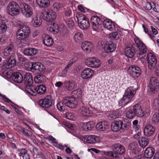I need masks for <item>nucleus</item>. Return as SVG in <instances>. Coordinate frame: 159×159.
Listing matches in <instances>:
<instances>
[{
  "mask_svg": "<svg viewBox=\"0 0 159 159\" xmlns=\"http://www.w3.org/2000/svg\"><path fill=\"white\" fill-rule=\"evenodd\" d=\"M71 14V10H68L66 11L65 12V17H68L70 16Z\"/></svg>",
  "mask_w": 159,
  "mask_h": 159,
  "instance_id": "obj_59",
  "label": "nucleus"
},
{
  "mask_svg": "<svg viewBox=\"0 0 159 159\" xmlns=\"http://www.w3.org/2000/svg\"><path fill=\"white\" fill-rule=\"evenodd\" d=\"M67 24L68 26L71 29H73L74 27L75 26V24L73 20H69L67 22Z\"/></svg>",
  "mask_w": 159,
  "mask_h": 159,
  "instance_id": "obj_53",
  "label": "nucleus"
},
{
  "mask_svg": "<svg viewBox=\"0 0 159 159\" xmlns=\"http://www.w3.org/2000/svg\"><path fill=\"white\" fill-rule=\"evenodd\" d=\"M155 149L153 147H150L147 148L145 151V157L148 159L151 158L155 153Z\"/></svg>",
  "mask_w": 159,
  "mask_h": 159,
  "instance_id": "obj_24",
  "label": "nucleus"
},
{
  "mask_svg": "<svg viewBox=\"0 0 159 159\" xmlns=\"http://www.w3.org/2000/svg\"><path fill=\"white\" fill-rule=\"evenodd\" d=\"M38 52L37 49L33 48H26L24 51V53L25 55L34 56Z\"/></svg>",
  "mask_w": 159,
  "mask_h": 159,
  "instance_id": "obj_28",
  "label": "nucleus"
},
{
  "mask_svg": "<svg viewBox=\"0 0 159 159\" xmlns=\"http://www.w3.org/2000/svg\"><path fill=\"white\" fill-rule=\"evenodd\" d=\"M12 79L16 82L21 83L23 80V77L22 75L18 72L13 73Z\"/></svg>",
  "mask_w": 159,
  "mask_h": 159,
  "instance_id": "obj_26",
  "label": "nucleus"
},
{
  "mask_svg": "<svg viewBox=\"0 0 159 159\" xmlns=\"http://www.w3.org/2000/svg\"><path fill=\"white\" fill-rule=\"evenodd\" d=\"M86 139L87 142L88 143L95 144L98 142L97 138L94 135L88 136Z\"/></svg>",
  "mask_w": 159,
  "mask_h": 159,
  "instance_id": "obj_41",
  "label": "nucleus"
},
{
  "mask_svg": "<svg viewBox=\"0 0 159 159\" xmlns=\"http://www.w3.org/2000/svg\"><path fill=\"white\" fill-rule=\"evenodd\" d=\"M83 35L80 33L75 34L74 36V39L76 42L81 41L82 39Z\"/></svg>",
  "mask_w": 159,
  "mask_h": 159,
  "instance_id": "obj_47",
  "label": "nucleus"
},
{
  "mask_svg": "<svg viewBox=\"0 0 159 159\" xmlns=\"http://www.w3.org/2000/svg\"><path fill=\"white\" fill-rule=\"evenodd\" d=\"M20 6L14 1L10 2L7 7V11L9 15L12 16L18 15L20 12Z\"/></svg>",
  "mask_w": 159,
  "mask_h": 159,
  "instance_id": "obj_5",
  "label": "nucleus"
},
{
  "mask_svg": "<svg viewBox=\"0 0 159 159\" xmlns=\"http://www.w3.org/2000/svg\"><path fill=\"white\" fill-rule=\"evenodd\" d=\"M24 80L26 85H31L33 82L32 75L29 73H27L25 74Z\"/></svg>",
  "mask_w": 159,
  "mask_h": 159,
  "instance_id": "obj_31",
  "label": "nucleus"
},
{
  "mask_svg": "<svg viewBox=\"0 0 159 159\" xmlns=\"http://www.w3.org/2000/svg\"><path fill=\"white\" fill-rule=\"evenodd\" d=\"M46 80V77L42 74H39L34 78V81L36 83H44Z\"/></svg>",
  "mask_w": 159,
  "mask_h": 159,
  "instance_id": "obj_34",
  "label": "nucleus"
},
{
  "mask_svg": "<svg viewBox=\"0 0 159 159\" xmlns=\"http://www.w3.org/2000/svg\"><path fill=\"white\" fill-rule=\"evenodd\" d=\"M1 97H2L3 98L2 100L3 101L5 102H12L9 100L8 98L6 97V96L4 95H2L1 94Z\"/></svg>",
  "mask_w": 159,
  "mask_h": 159,
  "instance_id": "obj_57",
  "label": "nucleus"
},
{
  "mask_svg": "<svg viewBox=\"0 0 159 159\" xmlns=\"http://www.w3.org/2000/svg\"><path fill=\"white\" fill-rule=\"evenodd\" d=\"M78 23L80 28L83 30H87L89 27L90 25L88 19L83 14L76 16Z\"/></svg>",
  "mask_w": 159,
  "mask_h": 159,
  "instance_id": "obj_4",
  "label": "nucleus"
},
{
  "mask_svg": "<svg viewBox=\"0 0 159 159\" xmlns=\"http://www.w3.org/2000/svg\"><path fill=\"white\" fill-rule=\"evenodd\" d=\"M105 154L111 157H117L118 155L116 154L114 152L108 151L105 152Z\"/></svg>",
  "mask_w": 159,
  "mask_h": 159,
  "instance_id": "obj_49",
  "label": "nucleus"
},
{
  "mask_svg": "<svg viewBox=\"0 0 159 159\" xmlns=\"http://www.w3.org/2000/svg\"><path fill=\"white\" fill-rule=\"evenodd\" d=\"M85 63L88 66L94 68L99 67L101 64L100 61L95 57L88 58L85 61Z\"/></svg>",
  "mask_w": 159,
  "mask_h": 159,
  "instance_id": "obj_9",
  "label": "nucleus"
},
{
  "mask_svg": "<svg viewBox=\"0 0 159 159\" xmlns=\"http://www.w3.org/2000/svg\"><path fill=\"white\" fill-rule=\"evenodd\" d=\"M116 48V45L111 41H109L105 44L104 49L106 53L114 51Z\"/></svg>",
  "mask_w": 159,
  "mask_h": 159,
  "instance_id": "obj_18",
  "label": "nucleus"
},
{
  "mask_svg": "<svg viewBox=\"0 0 159 159\" xmlns=\"http://www.w3.org/2000/svg\"><path fill=\"white\" fill-rule=\"evenodd\" d=\"M130 127V125L129 123H127L126 124H124L123 123V124H122V127L121 129L127 130L129 129Z\"/></svg>",
  "mask_w": 159,
  "mask_h": 159,
  "instance_id": "obj_51",
  "label": "nucleus"
},
{
  "mask_svg": "<svg viewBox=\"0 0 159 159\" xmlns=\"http://www.w3.org/2000/svg\"><path fill=\"white\" fill-rule=\"evenodd\" d=\"M125 52L126 56L130 58L134 56V53H136L135 49L133 46L126 47Z\"/></svg>",
  "mask_w": 159,
  "mask_h": 159,
  "instance_id": "obj_27",
  "label": "nucleus"
},
{
  "mask_svg": "<svg viewBox=\"0 0 159 159\" xmlns=\"http://www.w3.org/2000/svg\"><path fill=\"white\" fill-rule=\"evenodd\" d=\"M40 64V63H33L31 62L30 64V69L32 70H37L39 67V65Z\"/></svg>",
  "mask_w": 159,
  "mask_h": 159,
  "instance_id": "obj_46",
  "label": "nucleus"
},
{
  "mask_svg": "<svg viewBox=\"0 0 159 159\" xmlns=\"http://www.w3.org/2000/svg\"><path fill=\"white\" fill-rule=\"evenodd\" d=\"M109 125L107 122L102 121L98 123L96 125V128L98 130L103 131L108 128Z\"/></svg>",
  "mask_w": 159,
  "mask_h": 159,
  "instance_id": "obj_22",
  "label": "nucleus"
},
{
  "mask_svg": "<svg viewBox=\"0 0 159 159\" xmlns=\"http://www.w3.org/2000/svg\"><path fill=\"white\" fill-rule=\"evenodd\" d=\"M134 40L139 48V50L136 51L137 56L139 57L141 55L147 54V48L146 45L137 38H134Z\"/></svg>",
  "mask_w": 159,
  "mask_h": 159,
  "instance_id": "obj_7",
  "label": "nucleus"
},
{
  "mask_svg": "<svg viewBox=\"0 0 159 159\" xmlns=\"http://www.w3.org/2000/svg\"><path fill=\"white\" fill-rule=\"evenodd\" d=\"M37 4L40 7H46L49 5V0H36Z\"/></svg>",
  "mask_w": 159,
  "mask_h": 159,
  "instance_id": "obj_37",
  "label": "nucleus"
},
{
  "mask_svg": "<svg viewBox=\"0 0 159 159\" xmlns=\"http://www.w3.org/2000/svg\"><path fill=\"white\" fill-rule=\"evenodd\" d=\"M79 111L80 113L83 116H88L90 115V111L85 107L83 106L81 107Z\"/></svg>",
  "mask_w": 159,
  "mask_h": 159,
  "instance_id": "obj_42",
  "label": "nucleus"
},
{
  "mask_svg": "<svg viewBox=\"0 0 159 159\" xmlns=\"http://www.w3.org/2000/svg\"><path fill=\"white\" fill-rule=\"evenodd\" d=\"M39 67L37 70H38L39 72H41L44 70L45 69V66L42 64L40 63V64L39 65Z\"/></svg>",
  "mask_w": 159,
  "mask_h": 159,
  "instance_id": "obj_56",
  "label": "nucleus"
},
{
  "mask_svg": "<svg viewBox=\"0 0 159 159\" xmlns=\"http://www.w3.org/2000/svg\"><path fill=\"white\" fill-rule=\"evenodd\" d=\"M20 153L19 154V156L20 157L22 156L27 153V151L25 148L20 149L19 150Z\"/></svg>",
  "mask_w": 159,
  "mask_h": 159,
  "instance_id": "obj_54",
  "label": "nucleus"
},
{
  "mask_svg": "<svg viewBox=\"0 0 159 159\" xmlns=\"http://www.w3.org/2000/svg\"><path fill=\"white\" fill-rule=\"evenodd\" d=\"M64 83L66 88L68 91H71L75 89V87H76V85L74 82L67 81L65 82Z\"/></svg>",
  "mask_w": 159,
  "mask_h": 159,
  "instance_id": "obj_39",
  "label": "nucleus"
},
{
  "mask_svg": "<svg viewBox=\"0 0 159 159\" xmlns=\"http://www.w3.org/2000/svg\"><path fill=\"white\" fill-rule=\"evenodd\" d=\"M152 120L153 122L155 123L159 122V115L158 113H156L153 115Z\"/></svg>",
  "mask_w": 159,
  "mask_h": 159,
  "instance_id": "obj_48",
  "label": "nucleus"
},
{
  "mask_svg": "<svg viewBox=\"0 0 159 159\" xmlns=\"http://www.w3.org/2000/svg\"><path fill=\"white\" fill-rule=\"evenodd\" d=\"M94 127V124L92 121H89L83 124L82 129L86 131H89L91 130Z\"/></svg>",
  "mask_w": 159,
  "mask_h": 159,
  "instance_id": "obj_29",
  "label": "nucleus"
},
{
  "mask_svg": "<svg viewBox=\"0 0 159 159\" xmlns=\"http://www.w3.org/2000/svg\"><path fill=\"white\" fill-rule=\"evenodd\" d=\"M37 89L31 85H26V90L29 94L35 96L36 94Z\"/></svg>",
  "mask_w": 159,
  "mask_h": 159,
  "instance_id": "obj_33",
  "label": "nucleus"
},
{
  "mask_svg": "<svg viewBox=\"0 0 159 159\" xmlns=\"http://www.w3.org/2000/svg\"><path fill=\"white\" fill-rule=\"evenodd\" d=\"M113 151L116 154L122 155L125 152V149L124 146L120 144H116L112 147Z\"/></svg>",
  "mask_w": 159,
  "mask_h": 159,
  "instance_id": "obj_17",
  "label": "nucleus"
},
{
  "mask_svg": "<svg viewBox=\"0 0 159 159\" xmlns=\"http://www.w3.org/2000/svg\"><path fill=\"white\" fill-rule=\"evenodd\" d=\"M151 31L153 34L156 35L158 34L157 30L154 27L152 26H151Z\"/></svg>",
  "mask_w": 159,
  "mask_h": 159,
  "instance_id": "obj_60",
  "label": "nucleus"
},
{
  "mask_svg": "<svg viewBox=\"0 0 159 159\" xmlns=\"http://www.w3.org/2000/svg\"><path fill=\"white\" fill-rule=\"evenodd\" d=\"M20 8L21 13L26 17H30L32 14V8L31 6L26 3L20 4Z\"/></svg>",
  "mask_w": 159,
  "mask_h": 159,
  "instance_id": "obj_8",
  "label": "nucleus"
},
{
  "mask_svg": "<svg viewBox=\"0 0 159 159\" xmlns=\"http://www.w3.org/2000/svg\"><path fill=\"white\" fill-rule=\"evenodd\" d=\"M155 69V74L158 77H159V65L157 66Z\"/></svg>",
  "mask_w": 159,
  "mask_h": 159,
  "instance_id": "obj_64",
  "label": "nucleus"
},
{
  "mask_svg": "<svg viewBox=\"0 0 159 159\" xmlns=\"http://www.w3.org/2000/svg\"><path fill=\"white\" fill-rule=\"evenodd\" d=\"M63 104L71 108H75L76 106V101L74 98H64L62 100V102H59L57 105V109L61 111H64L65 110Z\"/></svg>",
  "mask_w": 159,
  "mask_h": 159,
  "instance_id": "obj_2",
  "label": "nucleus"
},
{
  "mask_svg": "<svg viewBox=\"0 0 159 159\" xmlns=\"http://www.w3.org/2000/svg\"><path fill=\"white\" fill-rule=\"evenodd\" d=\"M75 115L72 112H67L66 114V117L68 119L72 120L75 117Z\"/></svg>",
  "mask_w": 159,
  "mask_h": 159,
  "instance_id": "obj_50",
  "label": "nucleus"
},
{
  "mask_svg": "<svg viewBox=\"0 0 159 159\" xmlns=\"http://www.w3.org/2000/svg\"><path fill=\"white\" fill-rule=\"evenodd\" d=\"M148 66L149 69H153L155 68L158 65H157V62L156 57L151 53L148 54Z\"/></svg>",
  "mask_w": 159,
  "mask_h": 159,
  "instance_id": "obj_13",
  "label": "nucleus"
},
{
  "mask_svg": "<svg viewBox=\"0 0 159 159\" xmlns=\"http://www.w3.org/2000/svg\"><path fill=\"white\" fill-rule=\"evenodd\" d=\"M13 48V46H11L5 48L2 53V57L4 58H6L9 55L10 52L12 50Z\"/></svg>",
  "mask_w": 159,
  "mask_h": 159,
  "instance_id": "obj_44",
  "label": "nucleus"
},
{
  "mask_svg": "<svg viewBox=\"0 0 159 159\" xmlns=\"http://www.w3.org/2000/svg\"><path fill=\"white\" fill-rule=\"evenodd\" d=\"M123 122L120 120L114 121L111 124L112 130L114 131H117L121 129Z\"/></svg>",
  "mask_w": 159,
  "mask_h": 159,
  "instance_id": "obj_23",
  "label": "nucleus"
},
{
  "mask_svg": "<svg viewBox=\"0 0 159 159\" xmlns=\"http://www.w3.org/2000/svg\"><path fill=\"white\" fill-rule=\"evenodd\" d=\"M43 39V43L46 46H50L53 44V40L48 35H44Z\"/></svg>",
  "mask_w": 159,
  "mask_h": 159,
  "instance_id": "obj_32",
  "label": "nucleus"
},
{
  "mask_svg": "<svg viewBox=\"0 0 159 159\" xmlns=\"http://www.w3.org/2000/svg\"><path fill=\"white\" fill-rule=\"evenodd\" d=\"M32 24L35 27L39 26L41 24V19L39 17L35 16L33 17L31 21Z\"/></svg>",
  "mask_w": 159,
  "mask_h": 159,
  "instance_id": "obj_38",
  "label": "nucleus"
},
{
  "mask_svg": "<svg viewBox=\"0 0 159 159\" xmlns=\"http://www.w3.org/2000/svg\"><path fill=\"white\" fill-rule=\"evenodd\" d=\"M81 47L83 50L88 52H91L93 48V43L88 41L83 42L81 43Z\"/></svg>",
  "mask_w": 159,
  "mask_h": 159,
  "instance_id": "obj_19",
  "label": "nucleus"
},
{
  "mask_svg": "<svg viewBox=\"0 0 159 159\" xmlns=\"http://www.w3.org/2000/svg\"><path fill=\"white\" fill-rule=\"evenodd\" d=\"M102 21L98 16H93L91 19L92 27L94 30H97L98 29L101 27Z\"/></svg>",
  "mask_w": 159,
  "mask_h": 159,
  "instance_id": "obj_14",
  "label": "nucleus"
},
{
  "mask_svg": "<svg viewBox=\"0 0 159 159\" xmlns=\"http://www.w3.org/2000/svg\"><path fill=\"white\" fill-rule=\"evenodd\" d=\"M118 116L117 114L116 113L113 112L110 114L109 118H111L112 120L115 119L117 118Z\"/></svg>",
  "mask_w": 159,
  "mask_h": 159,
  "instance_id": "obj_55",
  "label": "nucleus"
},
{
  "mask_svg": "<svg viewBox=\"0 0 159 159\" xmlns=\"http://www.w3.org/2000/svg\"><path fill=\"white\" fill-rule=\"evenodd\" d=\"M73 63L70 62L66 66L64 70L63 71V73L64 74H66L68 69L72 65Z\"/></svg>",
  "mask_w": 159,
  "mask_h": 159,
  "instance_id": "obj_52",
  "label": "nucleus"
},
{
  "mask_svg": "<svg viewBox=\"0 0 159 159\" xmlns=\"http://www.w3.org/2000/svg\"><path fill=\"white\" fill-rule=\"evenodd\" d=\"M90 150H91L93 152H95L96 153H98L100 152V151L99 150H97V149L95 148H91L90 149H88V151L89 152Z\"/></svg>",
  "mask_w": 159,
  "mask_h": 159,
  "instance_id": "obj_62",
  "label": "nucleus"
},
{
  "mask_svg": "<svg viewBox=\"0 0 159 159\" xmlns=\"http://www.w3.org/2000/svg\"><path fill=\"white\" fill-rule=\"evenodd\" d=\"M93 73V71L90 68L84 69L81 73L82 78L84 79L91 78Z\"/></svg>",
  "mask_w": 159,
  "mask_h": 159,
  "instance_id": "obj_20",
  "label": "nucleus"
},
{
  "mask_svg": "<svg viewBox=\"0 0 159 159\" xmlns=\"http://www.w3.org/2000/svg\"><path fill=\"white\" fill-rule=\"evenodd\" d=\"M43 16V19L46 21L52 22L56 18V14L52 10H48L44 12Z\"/></svg>",
  "mask_w": 159,
  "mask_h": 159,
  "instance_id": "obj_10",
  "label": "nucleus"
},
{
  "mask_svg": "<svg viewBox=\"0 0 159 159\" xmlns=\"http://www.w3.org/2000/svg\"><path fill=\"white\" fill-rule=\"evenodd\" d=\"M36 92L41 95L45 93L46 91V88L45 86L41 85L36 87Z\"/></svg>",
  "mask_w": 159,
  "mask_h": 159,
  "instance_id": "obj_43",
  "label": "nucleus"
},
{
  "mask_svg": "<svg viewBox=\"0 0 159 159\" xmlns=\"http://www.w3.org/2000/svg\"><path fill=\"white\" fill-rule=\"evenodd\" d=\"M152 8L151 5L150 3L148 2L146 4L145 9L147 10H150Z\"/></svg>",
  "mask_w": 159,
  "mask_h": 159,
  "instance_id": "obj_61",
  "label": "nucleus"
},
{
  "mask_svg": "<svg viewBox=\"0 0 159 159\" xmlns=\"http://www.w3.org/2000/svg\"><path fill=\"white\" fill-rule=\"evenodd\" d=\"M2 70L1 72L2 74H1V75L3 78H5L6 79H9L11 78L13 75V73H12L10 71H8V69H2V67H1Z\"/></svg>",
  "mask_w": 159,
  "mask_h": 159,
  "instance_id": "obj_30",
  "label": "nucleus"
},
{
  "mask_svg": "<svg viewBox=\"0 0 159 159\" xmlns=\"http://www.w3.org/2000/svg\"><path fill=\"white\" fill-rule=\"evenodd\" d=\"M159 87V82L157 78L152 77L150 79L149 81V88L150 90L153 93H155Z\"/></svg>",
  "mask_w": 159,
  "mask_h": 159,
  "instance_id": "obj_11",
  "label": "nucleus"
},
{
  "mask_svg": "<svg viewBox=\"0 0 159 159\" xmlns=\"http://www.w3.org/2000/svg\"><path fill=\"white\" fill-rule=\"evenodd\" d=\"M129 71L130 75L133 77H138L141 74L140 69L138 66H131L129 68Z\"/></svg>",
  "mask_w": 159,
  "mask_h": 159,
  "instance_id": "obj_16",
  "label": "nucleus"
},
{
  "mask_svg": "<svg viewBox=\"0 0 159 159\" xmlns=\"http://www.w3.org/2000/svg\"><path fill=\"white\" fill-rule=\"evenodd\" d=\"M136 92L132 87L128 88L125 90V94L120 101L122 105H125L128 103L134 96Z\"/></svg>",
  "mask_w": 159,
  "mask_h": 159,
  "instance_id": "obj_6",
  "label": "nucleus"
},
{
  "mask_svg": "<svg viewBox=\"0 0 159 159\" xmlns=\"http://www.w3.org/2000/svg\"><path fill=\"white\" fill-rule=\"evenodd\" d=\"M154 128L150 125H146L144 129V134L148 136H152L154 133Z\"/></svg>",
  "mask_w": 159,
  "mask_h": 159,
  "instance_id": "obj_25",
  "label": "nucleus"
},
{
  "mask_svg": "<svg viewBox=\"0 0 159 159\" xmlns=\"http://www.w3.org/2000/svg\"><path fill=\"white\" fill-rule=\"evenodd\" d=\"M23 133L25 135L27 136H32V135L30 131L25 129Z\"/></svg>",
  "mask_w": 159,
  "mask_h": 159,
  "instance_id": "obj_58",
  "label": "nucleus"
},
{
  "mask_svg": "<svg viewBox=\"0 0 159 159\" xmlns=\"http://www.w3.org/2000/svg\"><path fill=\"white\" fill-rule=\"evenodd\" d=\"M144 115V112L141 106L139 104H137L134 106L132 108L129 109L126 113V117L130 119L133 118L136 116L142 117Z\"/></svg>",
  "mask_w": 159,
  "mask_h": 159,
  "instance_id": "obj_1",
  "label": "nucleus"
},
{
  "mask_svg": "<svg viewBox=\"0 0 159 159\" xmlns=\"http://www.w3.org/2000/svg\"><path fill=\"white\" fill-rule=\"evenodd\" d=\"M52 100L51 96L48 95L43 99L40 100L39 102V105L44 108H48L52 106Z\"/></svg>",
  "mask_w": 159,
  "mask_h": 159,
  "instance_id": "obj_12",
  "label": "nucleus"
},
{
  "mask_svg": "<svg viewBox=\"0 0 159 159\" xmlns=\"http://www.w3.org/2000/svg\"><path fill=\"white\" fill-rule=\"evenodd\" d=\"M56 146L61 150H63L64 148V146L61 143H57Z\"/></svg>",
  "mask_w": 159,
  "mask_h": 159,
  "instance_id": "obj_63",
  "label": "nucleus"
},
{
  "mask_svg": "<svg viewBox=\"0 0 159 159\" xmlns=\"http://www.w3.org/2000/svg\"><path fill=\"white\" fill-rule=\"evenodd\" d=\"M110 38L113 40H116L119 39L120 34L119 32H112L109 34Z\"/></svg>",
  "mask_w": 159,
  "mask_h": 159,
  "instance_id": "obj_45",
  "label": "nucleus"
},
{
  "mask_svg": "<svg viewBox=\"0 0 159 159\" xmlns=\"http://www.w3.org/2000/svg\"><path fill=\"white\" fill-rule=\"evenodd\" d=\"M30 33V28L27 26L23 25L17 31L16 38L19 40H23L29 36Z\"/></svg>",
  "mask_w": 159,
  "mask_h": 159,
  "instance_id": "obj_3",
  "label": "nucleus"
},
{
  "mask_svg": "<svg viewBox=\"0 0 159 159\" xmlns=\"http://www.w3.org/2000/svg\"><path fill=\"white\" fill-rule=\"evenodd\" d=\"M7 20L3 17H1V33H4L7 29Z\"/></svg>",
  "mask_w": 159,
  "mask_h": 159,
  "instance_id": "obj_35",
  "label": "nucleus"
},
{
  "mask_svg": "<svg viewBox=\"0 0 159 159\" xmlns=\"http://www.w3.org/2000/svg\"><path fill=\"white\" fill-rule=\"evenodd\" d=\"M104 27L107 29L112 31L115 29V25L114 23L109 19H106L102 22Z\"/></svg>",
  "mask_w": 159,
  "mask_h": 159,
  "instance_id": "obj_21",
  "label": "nucleus"
},
{
  "mask_svg": "<svg viewBox=\"0 0 159 159\" xmlns=\"http://www.w3.org/2000/svg\"><path fill=\"white\" fill-rule=\"evenodd\" d=\"M149 139L144 137H142L140 139L138 140L139 144L141 147L144 148L147 146L149 143Z\"/></svg>",
  "mask_w": 159,
  "mask_h": 159,
  "instance_id": "obj_36",
  "label": "nucleus"
},
{
  "mask_svg": "<svg viewBox=\"0 0 159 159\" xmlns=\"http://www.w3.org/2000/svg\"><path fill=\"white\" fill-rule=\"evenodd\" d=\"M16 64V61L15 57H11L8 59L6 60V61L4 62L1 67L2 69H9L10 68L15 66Z\"/></svg>",
  "mask_w": 159,
  "mask_h": 159,
  "instance_id": "obj_15",
  "label": "nucleus"
},
{
  "mask_svg": "<svg viewBox=\"0 0 159 159\" xmlns=\"http://www.w3.org/2000/svg\"><path fill=\"white\" fill-rule=\"evenodd\" d=\"M128 149L131 154L134 155L136 154L137 148L134 143H130Z\"/></svg>",
  "mask_w": 159,
  "mask_h": 159,
  "instance_id": "obj_40",
  "label": "nucleus"
}]
</instances>
